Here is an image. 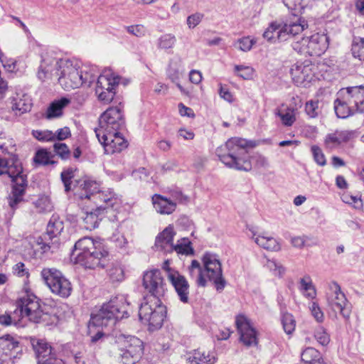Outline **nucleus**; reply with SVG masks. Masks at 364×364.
Segmentation results:
<instances>
[{
  "label": "nucleus",
  "instance_id": "1",
  "mask_svg": "<svg viewBox=\"0 0 364 364\" xmlns=\"http://www.w3.org/2000/svg\"><path fill=\"white\" fill-rule=\"evenodd\" d=\"M75 263L85 268L96 269L107 267V273L112 282H122L124 272L118 262L109 263V252L102 244L90 237H84L77 241L72 253Z\"/></svg>",
  "mask_w": 364,
  "mask_h": 364
},
{
  "label": "nucleus",
  "instance_id": "2",
  "mask_svg": "<svg viewBox=\"0 0 364 364\" xmlns=\"http://www.w3.org/2000/svg\"><path fill=\"white\" fill-rule=\"evenodd\" d=\"M252 141L233 137L226 143L216 149V155L227 166L240 171H249L252 169V164L247 147H253Z\"/></svg>",
  "mask_w": 364,
  "mask_h": 364
},
{
  "label": "nucleus",
  "instance_id": "3",
  "mask_svg": "<svg viewBox=\"0 0 364 364\" xmlns=\"http://www.w3.org/2000/svg\"><path fill=\"white\" fill-rule=\"evenodd\" d=\"M129 305L123 295L116 296L104 304L97 314L91 315L88 325L89 333L91 335L92 328L95 327L112 328L117 320L127 318Z\"/></svg>",
  "mask_w": 364,
  "mask_h": 364
},
{
  "label": "nucleus",
  "instance_id": "4",
  "mask_svg": "<svg viewBox=\"0 0 364 364\" xmlns=\"http://www.w3.org/2000/svg\"><path fill=\"white\" fill-rule=\"evenodd\" d=\"M22 166L18 161L11 162L0 158V176L6 174L13 183L12 191L8 197L9 205L13 210L23 201L27 186L26 177L22 174Z\"/></svg>",
  "mask_w": 364,
  "mask_h": 364
},
{
  "label": "nucleus",
  "instance_id": "5",
  "mask_svg": "<svg viewBox=\"0 0 364 364\" xmlns=\"http://www.w3.org/2000/svg\"><path fill=\"white\" fill-rule=\"evenodd\" d=\"M18 307L21 315H25L33 323L50 325L55 322V315L47 312L46 305L33 294L27 293L18 301Z\"/></svg>",
  "mask_w": 364,
  "mask_h": 364
},
{
  "label": "nucleus",
  "instance_id": "6",
  "mask_svg": "<svg viewBox=\"0 0 364 364\" xmlns=\"http://www.w3.org/2000/svg\"><path fill=\"white\" fill-rule=\"evenodd\" d=\"M80 186L85 193H80V197L92 201L97 209H117L121 205L120 197L109 189L100 191L98 184L94 181L85 180Z\"/></svg>",
  "mask_w": 364,
  "mask_h": 364
},
{
  "label": "nucleus",
  "instance_id": "7",
  "mask_svg": "<svg viewBox=\"0 0 364 364\" xmlns=\"http://www.w3.org/2000/svg\"><path fill=\"white\" fill-rule=\"evenodd\" d=\"M308 27L305 20L298 18L284 23L272 22L263 33V37L271 41L277 38L279 41H287L289 36H295Z\"/></svg>",
  "mask_w": 364,
  "mask_h": 364
},
{
  "label": "nucleus",
  "instance_id": "8",
  "mask_svg": "<svg viewBox=\"0 0 364 364\" xmlns=\"http://www.w3.org/2000/svg\"><path fill=\"white\" fill-rule=\"evenodd\" d=\"M63 228V223L53 217L47 225L46 232L33 241L32 247L34 250L40 251L42 254L48 251L54 252L59 247L58 236Z\"/></svg>",
  "mask_w": 364,
  "mask_h": 364
},
{
  "label": "nucleus",
  "instance_id": "9",
  "mask_svg": "<svg viewBox=\"0 0 364 364\" xmlns=\"http://www.w3.org/2000/svg\"><path fill=\"white\" fill-rule=\"evenodd\" d=\"M165 306L161 300L144 301L139 307V319L149 326V331H155L161 327L166 316Z\"/></svg>",
  "mask_w": 364,
  "mask_h": 364
},
{
  "label": "nucleus",
  "instance_id": "10",
  "mask_svg": "<svg viewBox=\"0 0 364 364\" xmlns=\"http://www.w3.org/2000/svg\"><path fill=\"white\" fill-rule=\"evenodd\" d=\"M328 46V38L322 33H315L310 37H302L292 43L293 49L297 53L305 55L319 56L323 53Z\"/></svg>",
  "mask_w": 364,
  "mask_h": 364
},
{
  "label": "nucleus",
  "instance_id": "11",
  "mask_svg": "<svg viewBox=\"0 0 364 364\" xmlns=\"http://www.w3.org/2000/svg\"><path fill=\"white\" fill-rule=\"evenodd\" d=\"M41 277L53 294L62 298H68L70 295L72 284L58 269L44 268L41 271Z\"/></svg>",
  "mask_w": 364,
  "mask_h": 364
},
{
  "label": "nucleus",
  "instance_id": "12",
  "mask_svg": "<svg viewBox=\"0 0 364 364\" xmlns=\"http://www.w3.org/2000/svg\"><path fill=\"white\" fill-rule=\"evenodd\" d=\"M58 82L65 90L77 88L82 85V70L67 60H59Z\"/></svg>",
  "mask_w": 364,
  "mask_h": 364
},
{
  "label": "nucleus",
  "instance_id": "13",
  "mask_svg": "<svg viewBox=\"0 0 364 364\" xmlns=\"http://www.w3.org/2000/svg\"><path fill=\"white\" fill-rule=\"evenodd\" d=\"M143 287L149 294L144 297L145 301L153 302L156 299L161 300L166 291V284L159 269H152L144 273Z\"/></svg>",
  "mask_w": 364,
  "mask_h": 364
},
{
  "label": "nucleus",
  "instance_id": "14",
  "mask_svg": "<svg viewBox=\"0 0 364 364\" xmlns=\"http://www.w3.org/2000/svg\"><path fill=\"white\" fill-rule=\"evenodd\" d=\"M125 126L122 109L119 107H109L99 118V127L94 131L96 136L105 132H119Z\"/></svg>",
  "mask_w": 364,
  "mask_h": 364
},
{
  "label": "nucleus",
  "instance_id": "15",
  "mask_svg": "<svg viewBox=\"0 0 364 364\" xmlns=\"http://www.w3.org/2000/svg\"><path fill=\"white\" fill-rule=\"evenodd\" d=\"M203 263L202 277L212 282L218 291H222L226 282L223 277L221 263L217 255L205 253L203 257Z\"/></svg>",
  "mask_w": 364,
  "mask_h": 364
},
{
  "label": "nucleus",
  "instance_id": "16",
  "mask_svg": "<svg viewBox=\"0 0 364 364\" xmlns=\"http://www.w3.org/2000/svg\"><path fill=\"white\" fill-rule=\"evenodd\" d=\"M119 80V76L114 75L110 70L101 74L97 78L95 87V94L98 100L105 104L111 102Z\"/></svg>",
  "mask_w": 364,
  "mask_h": 364
},
{
  "label": "nucleus",
  "instance_id": "17",
  "mask_svg": "<svg viewBox=\"0 0 364 364\" xmlns=\"http://www.w3.org/2000/svg\"><path fill=\"white\" fill-rule=\"evenodd\" d=\"M143 353L142 341L132 336L125 340L118 349L117 359L123 364H135Z\"/></svg>",
  "mask_w": 364,
  "mask_h": 364
},
{
  "label": "nucleus",
  "instance_id": "18",
  "mask_svg": "<svg viewBox=\"0 0 364 364\" xmlns=\"http://www.w3.org/2000/svg\"><path fill=\"white\" fill-rule=\"evenodd\" d=\"M332 291L326 295L328 308L336 314L339 313L343 318H348L350 316V310L348 306V301L345 294L341 291V287L337 282H332L330 284Z\"/></svg>",
  "mask_w": 364,
  "mask_h": 364
},
{
  "label": "nucleus",
  "instance_id": "19",
  "mask_svg": "<svg viewBox=\"0 0 364 364\" xmlns=\"http://www.w3.org/2000/svg\"><path fill=\"white\" fill-rule=\"evenodd\" d=\"M103 146L106 154L120 153L127 148L128 141L120 132H105L101 136H96Z\"/></svg>",
  "mask_w": 364,
  "mask_h": 364
},
{
  "label": "nucleus",
  "instance_id": "20",
  "mask_svg": "<svg viewBox=\"0 0 364 364\" xmlns=\"http://www.w3.org/2000/svg\"><path fill=\"white\" fill-rule=\"evenodd\" d=\"M235 324L240 334V340L245 346L257 345V332L252 326L250 321L245 315H237Z\"/></svg>",
  "mask_w": 364,
  "mask_h": 364
},
{
  "label": "nucleus",
  "instance_id": "21",
  "mask_svg": "<svg viewBox=\"0 0 364 364\" xmlns=\"http://www.w3.org/2000/svg\"><path fill=\"white\" fill-rule=\"evenodd\" d=\"M313 67L314 65L307 61L294 64L291 68L290 74L294 83L306 86L310 82L314 76Z\"/></svg>",
  "mask_w": 364,
  "mask_h": 364
},
{
  "label": "nucleus",
  "instance_id": "22",
  "mask_svg": "<svg viewBox=\"0 0 364 364\" xmlns=\"http://www.w3.org/2000/svg\"><path fill=\"white\" fill-rule=\"evenodd\" d=\"M339 91L357 112L364 111V86L343 87Z\"/></svg>",
  "mask_w": 364,
  "mask_h": 364
},
{
  "label": "nucleus",
  "instance_id": "23",
  "mask_svg": "<svg viewBox=\"0 0 364 364\" xmlns=\"http://www.w3.org/2000/svg\"><path fill=\"white\" fill-rule=\"evenodd\" d=\"M168 279L173 285L179 300L188 304L189 301V284L184 276L178 271H169Z\"/></svg>",
  "mask_w": 364,
  "mask_h": 364
},
{
  "label": "nucleus",
  "instance_id": "24",
  "mask_svg": "<svg viewBox=\"0 0 364 364\" xmlns=\"http://www.w3.org/2000/svg\"><path fill=\"white\" fill-rule=\"evenodd\" d=\"M18 342L9 335L0 338V364H14Z\"/></svg>",
  "mask_w": 364,
  "mask_h": 364
},
{
  "label": "nucleus",
  "instance_id": "25",
  "mask_svg": "<svg viewBox=\"0 0 364 364\" xmlns=\"http://www.w3.org/2000/svg\"><path fill=\"white\" fill-rule=\"evenodd\" d=\"M356 136L355 131L336 130L328 134L324 140L326 149L333 150L338 148L343 143H346Z\"/></svg>",
  "mask_w": 364,
  "mask_h": 364
},
{
  "label": "nucleus",
  "instance_id": "26",
  "mask_svg": "<svg viewBox=\"0 0 364 364\" xmlns=\"http://www.w3.org/2000/svg\"><path fill=\"white\" fill-rule=\"evenodd\" d=\"M10 109L16 116H20L31 110L32 107L31 99L26 94L16 93L10 99Z\"/></svg>",
  "mask_w": 364,
  "mask_h": 364
},
{
  "label": "nucleus",
  "instance_id": "27",
  "mask_svg": "<svg viewBox=\"0 0 364 364\" xmlns=\"http://www.w3.org/2000/svg\"><path fill=\"white\" fill-rule=\"evenodd\" d=\"M38 359V364H53L54 360H58L53 354L52 348L46 341H38L36 344H33Z\"/></svg>",
  "mask_w": 364,
  "mask_h": 364
},
{
  "label": "nucleus",
  "instance_id": "28",
  "mask_svg": "<svg viewBox=\"0 0 364 364\" xmlns=\"http://www.w3.org/2000/svg\"><path fill=\"white\" fill-rule=\"evenodd\" d=\"M175 234L173 227L168 225L156 237L155 246L166 252H173V241Z\"/></svg>",
  "mask_w": 364,
  "mask_h": 364
},
{
  "label": "nucleus",
  "instance_id": "29",
  "mask_svg": "<svg viewBox=\"0 0 364 364\" xmlns=\"http://www.w3.org/2000/svg\"><path fill=\"white\" fill-rule=\"evenodd\" d=\"M334 110L336 116L342 119L347 118L357 112L340 91L337 92V98L334 101Z\"/></svg>",
  "mask_w": 364,
  "mask_h": 364
},
{
  "label": "nucleus",
  "instance_id": "30",
  "mask_svg": "<svg viewBox=\"0 0 364 364\" xmlns=\"http://www.w3.org/2000/svg\"><path fill=\"white\" fill-rule=\"evenodd\" d=\"M252 232L251 238L260 247L264 248L268 251L278 252L281 250V245L279 242L273 237L264 236L262 235H257L256 232L250 229Z\"/></svg>",
  "mask_w": 364,
  "mask_h": 364
},
{
  "label": "nucleus",
  "instance_id": "31",
  "mask_svg": "<svg viewBox=\"0 0 364 364\" xmlns=\"http://www.w3.org/2000/svg\"><path fill=\"white\" fill-rule=\"evenodd\" d=\"M59 60L52 56L46 54L42 57L41 63L39 66L38 70L37 72L38 78L44 82L47 80H49L53 75V69L48 68V65H58Z\"/></svg>",
  "mask_w": 364,
  "mask_h": 364
},
{
  "label": "nucleus",
  "instance_id": "32",
  "mask_svg": "<svg viewBox=\"0 0 364 364\" xmlns=\"http://www.w3.org/2000/svg\"><path fill=\"white\" fill-rule=\"evenodd\" d=\"M70 100L66 97H62L59 100L52 102L43 114L47 119H52L60 117L63 114V109L67 107Z\"/></svg>",
  "mask_w": 364,
  "mask_h": 364
},
{
  "label": "nucleus",
  "instance_id": "33",
  "mask_svg": "<svg viewBox=\"0 0 364 364\" xmlns=\"http://www.w3.org/2000/svg\"><path fill=\"white\" fill-rule=\"evenodd\" d=\"M152 203L155 210L161 214H171L176 208V203L159 194L153 196Z\"/></svg>",
  "mask_w": 364,
  "mask_h": 364
},
{
  "label": "nucleus",
  "instance_id": "34",
  "mask_svg": "<svg viewBox=\"0 0 364 364\" xmlns=\"http://www.w3.org/2000/svg\"><path fill=\"white\" fill-rule=\"evenodd\" d=\"M191 364H214L216 358L213 353H205L200 350H194L187 358Z\"/></svg>",
  "mask_w": 364,
  "mask_h": 364
},
{
  "label": "nucleus",
  "instance_id": "35",
  "mask_svg": "<svg viewBox=\"0 0 364 364\" xmlns=\"http://www.w3.org/2000/svg\"><path fill=\"white\" fill-rule=\"evenodd\" d=\"M275 114L280 118L282 124L285 127H291L296 122V113L294 108L277 109Z\"/></svg>",
  "mask_w": 364,
  "mask_h": 364
},
{
  "label": "nucleus",
  "instance_id": "36",
  "mask_svg": "<svg viewBox=\"0 0 364 364\" xmlns=\"http://www.w3.org/2000/svg\"><path fill=\"white\" fill-rule=\"evenodd\" d=\"M104 210L105 209H97V207L96 206L94 211L92 210L91 211L85 212L84 213L85 215L82 217L85 223V228L91 230L97 228L100 220L98 214L100 211Z\"/></svg>",
  "mask_w": 364,
  "mask_h": 364
},
{
  "label": "nucleus",
  "instance_id": "37",
  "mask_svg": "<svg viewBox=\"0 0 364 364\" xmlns=\"http://www.w3.org/2000/svg\"><path fill=\"white\" fill-rule=\"evenodd\" d=\"M203 269L198 261L193 259L191 266L188 267L189 273L191 277H196V282L200 287H205L207 279L202 277Z\"/></svg>",
  "mask_w": 364,
  "mask_h": 364
},
{
  "label": "nucleus",
  "instance_id": "38",
  "mask_svg": "<svg viewBox=\"0 0 364 364\" xmlns=\"http://www.w3.org/2000/svg\"><path fill=\"white\" fill-rule=\"evenodd\" d=\"M173 251L185 255H193L194 253V250L191 246V242L186 237L182 238L176 245H173Z\"/></svg>",
  "mask_w": 364,
  "mask_h": 364
},
{
  "label": "nucleus",
  "instance_id": "39",
  "mask_svg": "<svg viewBox=\"0 0 364 364\" xmlns=\"http://www.w3.org/2000/svg\"><path fill=\"white\" fill-rule=\"evenodd\" d=\"M53 154L46 149L38 150L33 158L36 164L39 165L54 164L55 162L52 160Z\"/></svg>",
  "mask_w": 364,
  "mask_h": 364
},
{
  "label": "nucleus",
  "instance_id": "40",
  "mask_svg": "<svg viewBox=\"0 0 364 364\" xmlns=\"http://www.w3.org/2000/svg\"><path fill=\"white\" fill-rule=\"evenodd\" d=\"M351 51L354 58L364 60V38H355L352 43Z\"/></svg>",
  "mask_w": 364,
  "mask_h": 364
},
{
  "label": "nucleus",
  "instance_id": "41",
  "mask_svg": "<svg viewBox=\"0 0 364 364\" xmlns=\"http://www.w3.org/2000/svg\"><path fill=\"white\" fill-rule=\"evenodd\" d=\"M282 323L283 326L284 331L287 334H291L296 327V321L289 313H283L282 316Z\"/></svg>",
  "mask_w": 364,
  "mask_h": 364
},
{
  "label": "nucleus",
  "instance_id": "42",
  "mask_svg": "<svg viewBox=\"0 0 364 364\" xmlns=\"http://www.w3.org/2000/svg\"><path fill=\"white\" fill-rule=\"evenodd\" d=\"M300 284L301 289L307 292L306 296L308 298H315L316 295V289L312 284L311 277L309 275L301 278L300 280Z\"/></svg>",
  "mask_w": 364,
  "mask_h": 364
},
{
  "label": "nucleus",
  "instance_id": "43",
  "mask_svg": "<svg viewBox=\"0 0 364 364\" xmlns=\"http://www.w3.org/2000/svg\"><path fill=\"white\" fill-rule=\"evenodd\" d=\"M319 358V352L314 348H306L301 353V360L305 363L311 364Z\"/></svg>",
  "mask_w": 364,
  "mask_h": 364
},
{
  "label": "nucleus",
  "instance_id": "44",
  "mask_svg": "<svg viewBox=\"0 0 364 364\" xmlns=\"http://www.w3.org/2000/svg\"><path fill=\"white\" fill-rule=\"evenodd\" d=\"M76 169L73 168H68L60 174L62 182L63 183L65 192H68L71 190L72 179L75 176V171Z\"/></svg>",
  "mask_w": 364,
  "mask_h": 364
},
{
  "label": "nucleus",
  "instance_id": "45",
  "mask_svg": "<svg viewBox=\"0 0 364 364\" xmlns=\"http://www.w3.org/2000/svg\"><path fill=\"white\" fill-rule=\"evenodd\" d=\"M53 151L63 160L70 159L71 155L68 146L63 142H55L53 144Z\"/></svg>",
  "mask_w": 364,
  "mask_h": 364
},
{
  "label": "nucleus",
  "instance_id": "46",
  "mask_svg": "<svg viewBox=\"0 0 364 364\" xmlns=\"http://www.w3.org/2000/svg\"><path fill=\"white\" fill-rule=\"evenodd\" d=\"M267 267L275 275L279 277H283L285 273V267L274 259H268L266 264Z\"/></svg>",
  "mask_w": 364,
  "mask_h": 364
},
{
  "label": "nucleus",
  "instance_id": "47",
  "mask_svg": "<svg viewBox=\"0 0 364 364\" xmlns=\"http://www.w3.org/2000/svg\"><path fill=\"white\" fill-rule=\"evenodd\" d=\"M32 135L41 141H54V133L50 130H33Z\"/></svg>",
  "mask_w": 364,
  "mask_h": 364
},
{
  "label": "nucleus",
  "instance_id": "48",
  "mask_svg": "<svg viewBox=\"0 0 364 364\" xmlns=\"http://www.w3.org/2000/svg\"><path fill=\"white\" fill-rule=\"evenodd\" d=\"M318 100H310L306 102L305 105V112L311 118H315L320 112L318 107Z\"/></svg>",
  "mask_w": 364,
  "mask_h": 364
},
{
  "label": "nucleus",
  "instance_id": "49",
  "mask_svg": "<svg viewBox=\"0 0 364 364\" xmlns=\"http://www.w3.org/2000/svg\"><path fill=\"white\" fill-rule=\"evenodd\" d=\"M176 43V37L171 34L163 35L159 39V47L163 49L172 48Z\"/></svg>",
  "mask_w": 364,
  "mask_h": 364
},
{
  "label": "nucleus",
  "instance_id": "50",
  "mask_svg": "<svg viewBox=\"0 0 364 364\" xmlns=\"http://www.w3.org/2000/svg\"><path fill=\"white\" fill-rule=\"evenodd\" d=\"M124 28L127 33L138 38L144 37L146 33V28L141 24L128 26Z\"/></svg>",
  "mask_w": 364,
  "mask_h": 364
},
{
  "label": "nucleus",
  "instance_id": "51",
  "mask_svg": "<svg viewBox=\"0 0 364 364\" xmlns=\"http://www.w3.org/2000/svg\"><path fill=\"white\" fill-rule=\"evenodd\" d=\"M316 341L322 346H327L330 342V336L323 327H318L314 333Z\"/></svg>",
  "mask_w": 364,
  "mask_h": 364
},
{
  "label": "nucleus",
  "instance_id": "52",
  "mask_svg": "<svg viewBox=\"0 0 364 364\" xmlns=\"http://www.w3.org/2000/svg\"><path fill=\"white\" fill-rule=\"evenodd\" d=\"M311 152L314 156V159L316 161V163L321 166H323L326 164V160L325 158V156L321 149L320 147H318L316 145H314L311 146Z\"/></svg>",
  "mask_w": 364,
  "mask_h": 364
},
{
  "label": "nucleus",
  "instance_id": "53",
  "mask_svg": "<svg viewBox=\"0 0 364 364\" xmlns=\"http://www.w3.org/2000/svg\"><path fill=\"white\" fill-rule=\"evenodd\" d=\"M167 75H168V78L174 83H176V86L178 87V89L181 91V92H183V87L181 85V84L179 83V80H180V73L178 71V69L172 67L171 65H170L168 68V70H167Z\"/></svg>",
  "mask_w": 364,
  "mask_h": 364
},
{
  "label": "nucleus",
  "instance_id": "54",
  "mask_svg": "<svg viewBox=\"0 0 364 364\" xmlns=\"http://www.w3.org/2000/svg\"><path fill=\"white\" fill-rule=\"evenodd\" d=\"M256 43L255 39L250 38L249 36L243 37L239 39L237 41V44H238L237 48L245 52L249 51L251 50L252 46Z\"/></svg>",
  "mask_w": 364,
  "mask_h": 364
},
{
  "label": "nucleus",
  "instance_id": "55",
  "mask_svg": "<svg viewBox=\"0 0 364 364\" xmlns=\"http://www.w3.org/2000/svg\"><path fill=\"white\" fill-rule=\"evenodd\" d=\"M235 70L237 72V75L245 79H250L253 75V69L249 66L236 65Z\"/></svg>",
  "mask_w": 364,
  "mask_h": 364
},
{
  "label": "nucleus",
  "instance_id": "56",
  "mask_svg": "<svg viewBox=\"0 0 364 364\" xmlns=\"http://www.w3.org/2000/svg\"><path fill=\"white\" fill-rule=\"evenodd\" d=\"M311 315L314 317L316 321L318 323H321L323 321V313L322 312L318 304L316 302H312L309 306Z\"/></svg>",
  "mask_w": 364,
  "mask_h": 364
},
{
  "label": "nucleus",
  "instance_id": "57",
  "mask_svg": "<svg viewBox=\"0 0 364 364\" xmlns=\"http://www.w3.org/2000/svg\"><path fill=\"white\" fill-rule=\"evenodd\" d=\"M54 133V141L58 140V141H63L68 138H69L71 136V132L68 127H65L63 128L58 129Z\"/></svg>",
  "mask_w": 364,
  "mask_h": 364
},
{
  "label": "nucleus",
  "instance_id": "58",
  "mask_svg": "<svg viewBox=\"0 0 364 364\" xmlns=\"http://www.w3.org/2000/svg\"><path fill=\"white\" fill-rule=\"evenodd\" d=\"M203 14L200 13L193 14L187 18V25L190 28L197 26L201 21Z\"/></svg>",
  "mask_w": 364,
  "mask_h": 364
},
{
  "label": "nucleus",
  "instance_id": "59",
  "mask_svg": "<svg viewBox=\"0 0 364 364\" xmlns=\"http://www.w3.org/2000/svg\"><path fill=\"white\" fill-rule=\"evenodd\" d=\"M14 273L18 277L26 276L28 277L29 273L27 269L25 268V264L23 262H18L13 268Z\"/></svg>",
  "mask_w": 364,
  "mask_h": 364
},
{
  "label": "nucleus",
  "instance_id": "60",
  "mask_svg": "<svg viewBox=\"0 0 364 364\" xmlns=\"http://www.w3.org/2000/svg\"><path fill=\"white\" fill-rule=\"evenodd\" d=\"M178 110L180 114L183 117L186 116L191 118L195 117L193 110L191 108L185 106L183 103H180L178 105Z\"/></svg>",
  "mask_w": 364,
  "mask_h": 364
},
{
  "label": "nucleus",
  "instance_id": "61",
  "mask_svg": "<svg viewBox=\"0 0 364 364\" xmlns=\"http://www.w3.org/2000/svg\"><path fill=\"white\" fill-rule=\"evenodd\" d=\"M178 164L175 160H170L161 166V173H165L168 171H173Z\"/></svg>",
  "mask_w": 364,
  "mask_h": 364
},
{
  "label": "nucleus",
  "instance_id": "62",
  "mask_svg": "<svg viewBox=\"0 0 364 364\" xmlns=\"http://www.w3.org/2000/svg\"><path fill=\"white\" fill-rule=\"evenodd\" d=\"M190 81L194 84H198L202 80V74L200 72L193 70L189 74Z\"/></svg>",
  "mask_w": 364,
  "mask_h": 364
},
{
  "label": "nucleus",
  "instance_id": "63",
  "mask_svg": "<svg viewBox=\"0 0 364 364\" xmlns=\"http://www.w3.org/2000/svg\"><path fill=\"white\" fill-rule=\"evenodd\" d=\"M12 319L15 320V315L10 316L8 314L0 315V324L6 326L12 325Z\"/></svg>",
  "mask_w": 364,
  "mask_h": 364
},
{
  "label": "nucleus",
  "instance_id": "64",
  "mask_svg": "<svg viewBox=\"0 0 364 364\" xmlns=\"http://www.w3.org/2000/svg\"><path fill=\"white\" fill-rule=\"evenodd\" d=\"M255 163L258 167L267 168L269 166L268 159L262 155H259L257 157Z\"/></svg>",
  "mask_w": 364,
  "mask_h": 364
}]
</instances>
